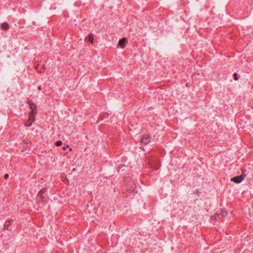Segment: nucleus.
Listing matches in <instances>:
<instances>
[{"label": "nucleus", "instance_id": "6e6552de", "mask_svg": "<svg viewBox=\"0 0 253 253\" xmlns=\"http://www.w3.org/2000/svg\"><path fill=\"white\" fill-rule=\"evenodd\" d=\"M220 216V213H218V212H217L214 215H211V220H216L217 217H219Z\"/></svg>", "mask_w": 253, "mask_h": 253}, {"label": "nucleus", "instance_id": "6ab92c4d", "mask_svg": "<svg viewBox=\"0 0 253 253\" xmlns=\"http://www.w3.org/2000/svg\"><path fill=\"white\" fill-rule=\"evenodd\" d=\"M70 151H72V148H70Z\"/></svg>", "mask_w": 253, "mask_h": 253}, {"label": "nucleus", "instance_id": "39448f33", "mask_svg": "<svg viewBox=\"0 0 253 253\" xmlns=\"http://www.w3.org/2000/svg\"><path fill=\"white\" fill-rule=\"evenodd\" d=\"M245 176L243 175L235 176L231 179V181L235 182V183H240L244 179Z\"/></svg>", "mask_w": 253, "mask_h": 253}, {"label": "nucleus", "instance_id": "2eb2a0df", "mask_svg": "<svg viewBox=\"0 0 253 253\" xmlns=\"http://www.w3.org/2000/svg\"><path fill=\"white\" fill-rule=\"evenodd\" d=\"M67 148H69V146L68 145L66 146V147H63V149L64 150H66Z\"/></svg>", "mask_w": 253, "mask_h": 253}, {"label": "nucleus", "instance_id": "0eeeda50", "mask_svg": "<svg viewBox=\"0 0 253 253\" xmlns=\"http://www.w3.org/2000/svg\"><path fill=\"white\" fill-rule=\"evenodd\" d=\"M93 40L94 39L92 34L88 35V36L85 39V41H88L90 43H93Z\"/></svg>", "mask_w": 253, "mask_h": 253}, {"label": "nucleus", "instance_id": "f257e3e1", "mask_svg": "<svg viewBox=\"0 0 253 253\" xmlns=\"http://www.w3.org/2000/svg\"><path fill=\"white\" fill-rule=\"evenodd\" d=\"M28 103L31 109L29 114V122H30V124L25 123L24 125L26 126L29 127L35 121V116L37 114V107L36 104L32 101H28Z\"/></svg>", "mask_w": 253, "mask_h": 253}, {"label": "nucleus", "instance_id": "ddd939ff", "mask_svg": "<svg viewBox=\"0 0 253 253\" xmlns=\"http://www.w3.org/2000/svg\"><path fill=\"white\" fill-rule=\"evenodd\" d=\"M234 79L235 80H238V75H237V73H234Z\"/></svg>", "mask_w": 253, "mask_h": 253}, {"label": "nucleus", "instance_id": "20e7f679", "mask_svg": "<svg viewBox=\"0 0 253 253\" xmlns=\"http://www.w3.org/2000/svg\"><path fill=\"white\" fill-rule=\"evenodd\" d=\"M46 189L43 188L40 190L37 195V200H42L43 198H44V196L43 194L46 192Z\"/></svg>", "mask_w": 253, "mask_h": 253}, {"label": "nucleus", "instance_id": "f8f14e48", "mask_svg": "<svg viewBox=\"0 0 253 253\" xmlns=\"http://www.w3.org/2000/svg\"><path fill=\"white\" fill-rule=\"evenodd\" d=\"M62 144V142L61 141H58L56 142L55 145L57 146H60Z\"/></svg>", "mask_w": 253, "mask_h": 253}, {"label": "nucleus", "instance_id": "9d476101", "mask_svg": "<svg viewBox=\"0 0 253 253\" xmlns=\"http://www.w3.org/2000/svg\"><path fill=\"white\" fill-rule=\"evenodd\" d=\"M218 213H220V216H221L222 217H225L227 215V211H224L223 210H221L220 212H218Z\"/></svg>", "mask_w": 253, "mask_h": 253}, {"label": "nucleus", "instance_id": "f03ea898", "mask_svg": "<svg viewBox=\"0 0 253 253\" xmlns=\"http://www.w3.org/2000/svg\"><path fill=\"white\" fill-rule=\"evenodd\" d=\"M148 164L154 169H158L160 167V161L156 157H151L148 158Z\"/></svg>", "mask_w": 253, "mask_h": 253}, {"label": "nucleus", "instance_id": "f3484780", "mask_svg": "<svg viewBox=\"0 0 253 253\" xmlns=\"http://www.w3.org/2000/svg\"><path fill=\"white\" fill-rule=\"evenodd\" d=\"M25 123L30 124V122H29V120L26 122H25Z\"/></svg>", "mask_w": 253, "mask_h": 253}, {"label": "nucleus", "instance_id": "4468645a", "mask_svg": "<svg viewBox=\"0 0 253 253\" xmlns=\"http://www.w3.org/2000/svg\"><path fill=\"white\" fill-rule=\"evenodd\" d=\"M9 175L8 174H5L4 176V178L7 179Z\"/></svg>", "mask_w": 253, "mask_h": 253}, {"label": "nucleus", "instance_id": "423d86ee", "mask_svg": "<svg viewBox=\"0 0 253 253\" xmlns=\"http://www.w3.org/2000/svg\"><path fill=\"white\" fill-rule=\"evenodd\" d=\"M126 38H124L120 40L119 41V45L122 47V48H124L125 46V44L126 42Z\"/></svg>", "mask_w": 253, "mask_h": 253}, {"label": "nucleus", "instance_id": "dca6fc26", "mask_svg": "<svg viewBox=\"0 0 253 253\" xmlns=\"http://www.w3.org/2000/svg\"><path fill=\"white\" fill-rule=\"evenodd\" d=\"M38 89L39 90H41V86H39V87H38Z\"/></svg>", "mask_w": 253, "mask_h": 253}, {"label": "nucleus", "instance_id": "a211bd4d", "mask_svg": "<svg viewBox=\"0 0 253 253\" xmlns=\"http://www.w3.org/2000/svg\"><path fill=\"white\" fill-rule=\"evenodd\" d=\"M66 180H67V182L69 181L68 179L67 178H66Z\"/></svg>", "mask_w": 253, "mask_h": 253}, {"label": "nucleus", "instance_id": "9b49d317", "mask_svg": "<svg viewBox=\"0 0 253 253\" xmlns=\"http://www.w3.org/2000/svg\"><path fill=\"white\" fill-rule=\"evenodd\" d=\"M10 224V221H8L6 222V223L4 224V228L5 229H8V227H9Z\"/></svg>", "mask_w": 253, "mask_h": 253}, {"label": "nucleus", "instance_id": "1a4fd4ad", "mask_svg": "<svg viewBox=\"0 0 253 253\" xmlns=\"http://www.w3.org/2000/svg\"><path fill=\"white\" fill-rule=\"evenodd\" d=\"M1 28L6 30L9 28V25L7 23H3L1 24Z\"/></svg>", "mask_w": 253, "mask_h": 253}, {"label": "nucleus", "instance_id": "7ed1b4c3", "mask_svg": "<svg viewBox=\"0 0 253 253\" xmlns=\"http://www.w3.org/2000/svg\"><path fill=\"white\" fill-rule=\"evenodd\" d=\"M152 140V138L151 136L148 134L143 135L141 138V142L144 144H147Z\"/></svg>", "mask_w": 253, "mask_h": 253}]
</instances>
